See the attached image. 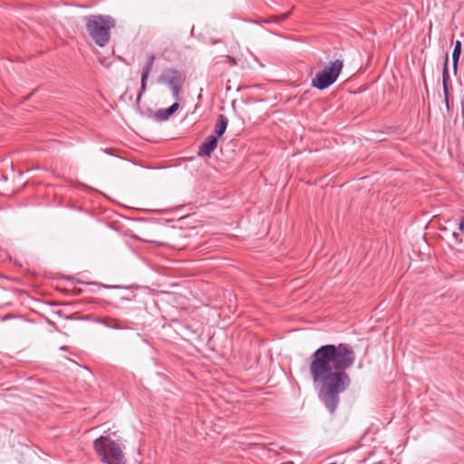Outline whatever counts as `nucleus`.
Listing matches in <instances>:
<instances>
[{
    "label": "nucleus",
    "mask_w": 464,
    "mask_h": 464,
    "mask_svg": "<svg viewBox=\"0 0 464 464\" xmlns=\"http://www.w3.org/2000/svg\"><path fill=\"white\" fill-rule=\"evenodd\" d=\"M104 324L107 327L112 328V329H125L127 328L126 325L121 324L119 320L109 318L104 321Z\"/></svg>",
    "instance_id": "f8f14e48"
},
{
    "label": "nucleus",
    "mask_w": 464,
    "mask_h": 464,
    "mask_svg": "<svg viewBox=\"0 0 464 464\" xmlns=\"http://www.w3.org/2000/svg\"><path fill=\"white\" fill-rule=\"evenodd\" d=\"M227 59L229 61V63H231L232 66L237 65V62L236 58L227 55Z\"/></svg>",
    "instance_id": "4468645a"
},
{
    "label": "nucleus",
    "mask_w": 464,
    "mask_h": 464,
    "mask_svg": "<svg viewBox=\"0 0 464 464\" xmlns=\"http://www.w3.org/2000/svg\"><path fill=\"white\" fill-rule=\"evenodd\" d=\"M85 29L91 39L100 47H104L111 39V30L116 26L111 15L92 14L83 17Z\"/></svg>",
    "instance_id": "f03ea898"
},
{
    "label": "nucleus",
    "mask_w": 464,
    "mask_h": 464,
    "mask_svg": "<svg viewBox=\"0 0 464 464\" xmlns=\"http://www.w3.org/2000/svg\"><path fill=\"white\" fill-rule=\"evenodd\" d=\"M155 59H156V57H155L154 54H149L148 57H147V63H146V64L143 67L142 72H141L140 90V92L138 93V96H137V102L138 103L140 102V100L142 94L147 90V80H148V78L150 76V72L153 69Z\"/></svg>",
    "instance_id": "423d86ee"
},
{
    "label": "nucleus",
    "mask_w": 464,
    "mask_h": 464,
    "mask_svg": "<svg viewBox=\"0 0 464 464\" xmlns=\"http://www.w3.org/2000/svg\"><path fill=\"white\" fill-rule=\"evenodd\" d=\"M459 229L464 236V218L460 220L459 224Z\"/></svg>",
    "instance_id": "2eb2a0df"
},
{
    "label": "nucleus",
    "mask_w": 464,
    "mask_h": 464,
    "mask_svg": "<svg viewBox=\"0 0 464 464\" xmlns=\"http://www.w3.org/2000/svg\"><path fill=\"white\" fill-rule=\"evenodd\" d=\"M228 124V120L224 114H219L218 118V121L215 126V132L217 134L216 137H220L224 134L227 130Z\"/></svg>",
    "instance_id": "9d476101"
},
{
    "label": "nucleus",
    "mask_w": 464,
    "mask_h": 464,
    "mask_svg": "<svg viewBox=\"0 0 464 464\" xmlns=\"http://www.w3.org/2000/svg\"><path fill=\"white\" fill-rule=\"evenodd\" d=\"M448 63H449V55L446 53L445 61L443 63L442 70V86H443V94L445 98V104L448 110H450L449 106V88H448V80H449V70H448Z\"/></svg>",
    "instance_id": "6e6552de"
},
{
    "label": "nucleus",
    "mask_w": 464,
    "mask_h": 464,
    "mask_svg": "<svg viewBox=\"0 0 464 464\" xmlns=\"http://www.w3.org/2000/svg\"><path fill=\"white\" fill-rule=\"evenodd\" d=\"M93 447L102 462L106 464H124V454L121 447L110 437H99L94 440Z\"/></svg>",
    "instance_id": "7ed1b4c3"
},
{
    "label": "nucleus",
    "mask_w": 464,
    "mask_h": 464,
    "mask_svg": "<svg viewBox=\"0 0 464 464\" xmlns=\"http://www.w3.org/2000/svg\"><path fill=\"white\" fill-rule=\"evenodd\" d=\"M378 464H384V463L379 462Z\"/></svg>",
    "instance_id": "f3484780"
},
{
    "label": "nucleus",
    "mask_w": 464,
    "mask_h": 464,
    "mask_svg": "<svg viewBox=\"0 0 464 464\" xmlns=\"http://www.w3.org/2000/svg\"><path fill=\"white\" fill-rule=\"evenodd\" d=\"M461 54V42L456 41L455 46L452 53V63H453V72L456 74L458 71V63Z\"/></svg>",
    "instance_id": "9b49d317"
},
{
    "label": "nucleus",
    "mask_w": 464,
    "mask_h": 464,
    "mask_svg": "<svg viewBox=\"0 0 464 464\" xmlns=\"http://www.w3.org/2000/svg\"><path fill=\"white\" fill-rule=\"evenodd\" d=\"M179 105L178 102H174L171 106L167 109L158 110L154 115L155 119L159 121H164L169 120L179 109Z\"/></svg>",
    "instance_id": "1a4fd4ad"
},
{
    "label": "nucleus",
    "mask_w": 464,
    "mask_h": 464,
    "mask_svg": "<svg viewBox=\"0 0 464 464\" xmlns=\"http://www.w3.org/2000/svg\"><path fill=\"white\" fill-rule=\"evenodd\" d=\"M343 68V61L336 59L331 62L322 71L315 73L311 86L318 90H324L336 82Z\"/></svg>",
    "instance_id": "20e7f679"
},
{
    "label": "nucleus",
    "mask_w": 464,
    "mask_h": 464,
    "mask_svg": "<svg viewBox=\"0 0 464 464\" xmlns=\"http://www.w3.org/2000/svg\"><path fill=\"white\" fill-rule=\"evenodd\" d=\"M10 317H11V315H10V314H7V315H5V316L3 318V320H6V319H8V318H10Z\"/></svg>",
    "instance_id": "dca6fc26"
},
{
    "label": "nucleus",
    "mask_w": 464,
    "mask_h": 464,
    "mask_svg": "<svg viewBox=\"0 0 464 464\" xmlns=\"http://www.w3.org/2000/svg\"><path fill=\"white\" fill-rule=\"evenodd\" d=\"M218 146V137L214 135L208 136L198 148V155L199 157H210Z\"/></svg>",
    "instance_id": "0eeeda50"
},
{
    "label": "nucleus",
    "mask_w": 464,
    "mask_h": 464,
    "mask_svg": "<svg viewBox=\"0 0 464 464\" xmlns=\"http://www.w3.org/2000/svg\"><path fill=\"white\" fill-rule=\"evenodd\" d=\"M356 359L353 347L344 343L324 344L310 356L309 374L318 398L327 411L334 414L340 403V395L351 385L346 372Z\"/></svg>",
    "instance_id": "f257e3e1"
},
{
    "label": "nucleus",
    "mask_w": 464,
    "mask_h": 464,
    "mask_svg": "<svg viewBox=\"0 0 464 464\" xmlns=\"http://www.w3.org/2000/svg\"><path fill=\"white\" fill-rule=\"evenodd\" d=\"M158 82L168 85L175 100H179V95L185 82L184 74L177 69L168 68L162 71Z\"/></svg>",
    "instance_id": "39448f33"
},
{
    "label": "nucleus",
    "mask_w": 464,
    "mask_h": 464,
    "mask_svg": "<svg viewBox=\"0 0 464 464\" xmlns=\"http://www.w3.org/2000/svg\"><path fill=\"white\" fill-rule=\"evenodd\" d=\"M290 14H291V12H287V13H285V14H280V15L273 16L271 21L278 22V21L285 20L286 18L289 17Z\"/></svg>",
    "instance_id": "ddd939ff"
}]
</instances>
